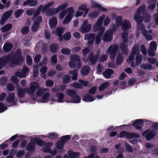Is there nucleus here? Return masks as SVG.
Here are the masks:
<instances>
[{
  "label": "nucleus",
  "instance_id": "obj_37",
  "mask_svg": "<svg viewBox=\"0 0 158 158\" xmlns=\"http://www.w3.org/2000/svg\"><path fill=\"white\" fill-rule=\"evenodd\" d=\"M69 58L71 60L73 61H81V59L80 56L77 54H71L69 56Z\"/></svg>",
  "mask_w": 158,
  "mask_h": 158
},
{
  "label": "nucleus",
  "instance_id": "obj_34",
  "mask_svg": "<svg viewBox=\"0 0 158 158\" xmlns=\"http://www.w3.org/2000/svg\"><path fill=\"white\" fill-rule=\"evenodd\" d=\"M140 68L141 69L144 70H151L152 69V65L148 63H147L145 64H141L140 65Z\"/></svg>",
  "mask_w": 158,
  "mask_h": 158
},
{
  "label": "nucleus",
  "instance_id": "obj_30",
  "mask_svg": "<svg viewBox=\"0 0 158 158\" xmlns=\"http://www.w3.org/2000/svg\"><path fill=\"white\" fill-rule=\"evenodd\" d=\"M79 10H83L85 11V13L83 15V17H85L89 11V9L87 8L86 5L82 4L78 8Z\"/></svg>",
  "mask_w": 158,
  "mask_h": 158
},
{
  "label": "nucleus",
  "instance_id": "obj_56",
  "mask_svg": "<svg viewBox=\"0 0 158 158\" xmlns=\"http://www.w3.org/2000/svg\"><path fill=\"white\" fill-rule=\"evenodd\" d=\"M50 95L49 93L48 92L45 93L42 97L43 100L44 101H43V102H45L47 101Z\"/></svg>",
  "mask_w": 158,
  "mask_h": 158
},
{
  "label": "nucleus",
  "instance_id": "obj_32",
  "mask_svg": "<svg viewBox=\"0 0 158 158\" xmlns=\"http://www.w3.org/2000/svg\"><path fill=\"white\" fill-rule=\"evenodd\" d=\"M54 4V2L53 1L50 2L46 4L44 7L43 6L42 10V12H46L48 8L52 6Z\"/></svg>",
  "mask_w": 158,
  "mask_h": 158
},
{
  "label": "nucleus",
  "instance_id": "obj_40",
  "mask_svg": "<svg viewBox=\"0 0 158 158\" xmlns=\"http://www.w3.org/2000/svg\"><path fill=\"white\" fill-rule=\"evenodd\" d=\"M46 15L48 16H52L55 14H57L58 12L56 8H54L52 9H50L49 10L47 11Z\"/></svg>",
  "mask_w": 158,
  "mask_h": 158
},
{
  "label": "nucleus",
  "instance_id": "obj_24",
  "mask_svg": "<svg viewBox=\"0 0 158 158\" xmlns=\"http://www.w3.org/2000/svg\"><path fill=\"white\" fill-rule=\"evenodd\" d=\"M65 30V27H58L56 28L55 34L58 36L61 37Z\"/></svg>",
  "mask_w": 158,
  "mask_h": 158
},
{
  "label": "nucleus",
  "instance_id": "obj_18",
  "mask_svg": "<svg viewBox=\"0 0 158 158\" xmlns=\"http://www.w3.org/2000/svg\"><path fill=\"white\" fill-rule=\"evenodd\" d=\"M92 26L89 24L86 25H82L80 28V31L82 33H87L89 32L91 30Z\"/></svg>",
  "mask_w": 158,
  "mask_h": 158
},
{
  "label": "nucleus",
  "instance_id": "obj_26",
  "mask_svg": "<svg viewBox=\"0 0 158 158\" xmlns=\"http://www.w3.org/2000/svg\"><path fill=\"white\" fill-rule=\"evenodd\" d=\"M80 154V153L78 152H73L71 150L68 152V155L70 158H77Z\"/></svg>",
  "mask_w": 158,
  "mask_h": 158
},
{
  "label": "nucleus",
  "instance_id": "obj_58",
  "mask_svg": "<svg viewBox=\"0 0 158 158\" xmlns=\"http://www.w3.org/2000/svg\"><path fill=\"white\" fill-rule=\"evenodd\" d=\"M122 20V18L120 16H118L116 18V24L117 27H119L121 25Z\"/></svg>",
  "mask_w": 158,
  "mask_h": 158
},
{
  "label": "nucleus",
  "instance_id": "obj_54",
  "mask_svg": "<svg viewBox=\"0 0 158 158\" xmlns=\"http://www.w3.org/2000/svg\"><path fill=\"white\" fill-rule=\"evenodd\" d=\"M61 52L62 54L66 55H69L71 53L70 50L69 49L67 48L62 49Z\"/></svg>",
  "mask_w": 158,
  "mask_h": 158
},
{
  "label": "nucleus",
  "instance_id": "obj_36",
  "mask_svg": "<svg viewBox=\"0 0 158 158\" xmlns=\"http://www.w3.org/2000/svg\"><path fill=\"white\" fill-rule=\"evenodd\" d=\"M123 59L122 55L119 53L118 54L116 59V63L117 64L120 65L123 62Z\"/></svg>",
  "mask_w": 158,
  "mask_h": 158
},
{
  "label": "nucleus",
  "instance_id": "obj_10",
  "mask_svg": "<svg viewBox=\"0 0 158 158\" xmlns=\"http://www.w3.org/2000/svg\"><path fill=\"white\" fill-rule=\"evenodd\" d=\"M112 33L109 30H107L104 33L103 37V40L104 42H108L112 39Z\"/></svg>",
  "mask_w": 158,
  "mask_h": 158
},
{
  "label": "nucleus",
  "instance_id": "obj_31",
  "mask_svg": "<svg viewBox=\"0 0 158 158\" xmlns=\"http://www.w3.org/2000/svg\"><path fill=\"white\" fill-rule=\"evenodd\" d=\"M54 4V2L53 1L50 2L46 4L44 7L43 6L42 10V12H46L48 8L52 6Z\"/></svg>",
  "mask_w": 158,
  "mask_h": 158
},
{
  "label": "nucleus",
  "instance_id": "obj_20",
  "mask_svg": "<svg viewBox=\"0 0 158 158\" xmlns=\"http://www.w3.org/2000/svg\"><path fill=\"white\" fill-rule=\"evenodd\" d=\"M38 4V2L37 0H27L23 2V5L25 6L27 5H29L30 6H35Z\"/></svg>",
  "mask_w": 158,
  "mask_h": 158
},
{
  "label": "nucleus",
  "instance_id": "obj_42",
  "mask_svg": "<svg viewBox=\"0 0 158 158\" xmlns=\"http://www.w3.org/2000/svg\"><path fill=\"white\" fill-rule=\"evenodd\" d=\"M120 48L123 53L126 54L128 52L127 46L125 44L123 43H121Z\"/></svg>",
  "mask_w": 158,
  "mask_h": 158
},
{
  "label": "nucleus",
  "instance_id": "obj_59",
  "mask_svg": "<svg viewBox=\"0 0 158 158\" xmlns=\"http://www.w3.org/2000/svg\"><path fill=\"white\" fill-rule=\"evenodd\" d=\"M29 31V28L28 27L25 26L23 27L21 29V31L23 34H27Z\"/></svg>",
  "mask_w": 158,
  "mask_h": 158
},
{
  "label": "nucleus",
  "instance_id": "obj_11",
  "mask_svg": "<svg viewBox=\"0 0 158 158\" xmlns=\"http://www.w3.org/2000/svg\"><path fill=\"white\" fill-rule=\"evenodd\" d=\"M10 59L9 56L0 58V69L6 64Z\"/></svg>",
  "mask_w": 158,
  "mask_h": 158
},
{
  "label": "nucleus",
  "instance_id": "obj_48",
  "mask_svg": "<svg viewBox=\"0 0 158 158\" xmlns=\"http://www.w3.org/2000/svg\"><path fill=\"white\" fill-rule=\"evenodd\" d=\"M68 5V4L67 3H64L60 5L57 8H56L57 10V12H59L61 10H62L65 8H66Z\"/></svg>",
  "mask_w": 158,
  "mask_h": 158
},
{
  "label": "nucleus",
  "instance_id": "obj_44",
  "mask_svg": "<svg viewBox=\"0 0 158 158\" xmlns=\"http://www.w3.org/2000/svg\"><path fill=\"white\" fill-rule=\"evenodd\" d=\"M27 149L30 151H34L35 149V144L33 142L28 143L26 147Z\"/></svg>",
  "mask_w": 158,
  "mask_h": 158
},
{
  "label": "nucleus",
  "instance_id": "obj_49",
  "mask_svg": "<svg viewBox=\"0 0 158 158\" xmlns=\"http://www.w3.org/2000/svg\"><path fill=\"white\" fill-rule=\"evenodd\" d=\"M58 48V45L55 44H51L50 47V50L52 53L56 52Z\"/></svg>",
  "mask_w": 158,
  "mask_h": 158
},
{
  "label": "nucleus",
  "instance_id": "obj_1",
  "mask_svg": "<svg viewBox=\"0 0 158 158\" xmlns=\"http://www.w3.org/2000/svg\"><path fill=\"white\" fill-rule=\"evenodd\" d=\"M146 7V6L144 4L140 6L137 9V13L134 15V19L139 24H140L143 20V17L141 16L140 15H143L144 13Z\"/></svg>",
  "mask_w": 158,
  "mask_h": 158
},
{
  "label": "nucleus",
  "instance_id": "obj_19",
  "mask_svg": "<svg viewBox=\"0 0 158 158\" xmlns=\"http://www.w3.org/2000/svg\"><path fill=\"white\" fill-rule=\"evenodd\" d=\"M143 124V122L141 119H137L133 123V126L136 129H140Z\"/></svg>",
  "mask_w": 158,
  "mask_h": 158
},
{
  "label": "nucleus",
  "instance_id": "obj_60",
  "mask_svg": "<svg viewBox=\"0 0 158 158\" xmlns=\"http://www.w3.org/2000/svg\"><path fill=\"white\" fill-rule=\"evenodd\" d=\"M26 62L29 65H31L32 64V60L30 56L27 55L26 56Z\"/></svg>",
  "mask_w": 158,
  "mask_h": 158
},
{
  "label": "nucleus",
  "instance_id": "obj_63",
  "mask_svg": "<svg viewBox=\"0 0 158 158\" xmlns=\"http://www.w3.org/2000/svg\"><path fill=\"white\" fill-rule=\"evenodd\" d=\"M71 37V35L69 32H67L64 35L63 38L66 40H69Z\"/></svg>",
  "mask_w": 158,
  "mask_h": 158
},
{
  "label": "nucleus",
  "instance_id": "obj_9",
  "mask_svg": "<svg viewBox=\"0 0 158 158\" xmlns=\"http://www.w3.org/2000/svg\"><path fill=\"white\" fill-rule=\"evenodd\" d=\"M66 138L68 140L70 139V136L69 135H66L63 136L61 139L60 141L57 142L56 144V146L58 149H61L64 145V143L66 142V140H64V139Z\"/></svg>",
  "mask_w": 158,
  "mask_h": 158
},
{
  "label": "nucleus",
  "instance_id": "obj_61",
  "mask_svg": "<svg viewBox=\"0 0 158 158\" xmlns=\"http://www.w3.org/2000/svg\"><path fill=\"white\" fill-rule=\"evenodd\" d=\"M41 58V56L40 54H36L34 58V61L35 63H38L40 60Z\"/></svg>",
  "mask_w": 158,
  "mask_h": 158
},
{
  "label": "nucleus",
  "instance_id": "obj_21",
  "mask_svg": "<svg viewBox=\"0 0 158 158\" xmlns=\"http://www.w3.org/2000/svg\"><path fill=\"white\" fill-rule=\"evenodd\" d=\"M114 71L112 69H106L103 73V75L106 78H109L110 77L111 75L114 73Z\"/></svg>",
  "mask_w": 158,
  "mask_h": 158
},
{
  "label": "nucleus",
  "instance_id": "obj_43",
  "mask_svg": "<svg viewBox=\"0 0 158 158\" xmlns=\"http://www.w3.org/2000/svg\"><path fill=\"white\" fill-rule=\"evenodd\" d=\"M43 8V6L42 5H40L38 8H37L35 10L34 9L33 12V18L35 17L36 16L40 13L41 10Z\"/></svg>",
  "mask_w": 158,
  "mask_h": 158
},
{
  "label": "nucleus",
  "instance_id": "obj_13",
  "mask_svg": "<svg viewBox=\"0 0 158 158\" xmlns=\"http://www.w3.org/2000/svg\"><path fill=\"white\" fill-rule=\"evenodd\" d=\"M23 60V58L21 56L18 58L13 57L11 59L10 63L14 65H20L22 62Z\"/></svg>",
  "mask_w": 158,
  "mask_h": 158
},
{
  "label": "nucleus",
  "instance_id": "obj_15",
  "mask_svg": "<svg viewBox=\"0 0 158 158\" xmlns=\"http://www.w3.org/2000/svg\"><path fill=\"white\" fill-rule=\"evenodd\" d=\"M95 36V34L94 33L87 34L85 35L84 39L86 40H88V44H90L93 43L94 38Z\"/></svg>",
  "mask_w": 158,
  "mask_h": 158
},
{
  "label": "nucleus",
  "instance_id": "obj_25",
  "mask_svg": "<svg viewBox=\"0 0 158 158\" xmlns=\"http://www.w3.org/2000/svg\"><path fill=\"white\" fill-rule=\"evenodd\" d=\"M131 25L128 21L125 20L123 23L122 28L123 31H126L131 27Z\"/></svg>",
  "mask_w": 158,
  "mask_h": 158
},
{
  "label": "nucleus",
  "instance_id": "obj_3",
  "mask_svg": "<svg viewBox=\"0 0 158 158\" xmlns=\"http://www.w3.org/2000/svg\"><path fill=\"white\" fill-rule=\"evenodd\" d=\"M39 88L38 83L35 82L31 83L29 88H26L27 93L30 95H32L35 92L37 89Z\"/></svg>",
  "mask_w": 158,
  "mask_h": 158
},
{
  "label": "nucleus",
  "instance_id": "obj_51",
  "mask_svg": "<svg viewBox=\"0 0 158 158\" xmlns=\"http://www.w3.org/2000/svg\"><path fill=\"white\" fill-rule=\"evenodd\" d=\"M70 77L71 76L70 75L68 74L65 75L62 77L63 82L65 84L68 83L69 82Z\"/></svg>",
  "mask_w": 158,
  "mask_h": 158
},
{
  "label": "nucleus",
  "instance_id": "obj_35",
  "mask_svg": "<svg viewBox=\"0 0 158 158\" xmlns=\"http://www.w3.org/2000/svg\"><path fill=\"white\" fill-rule=\"evenodd\" d=\"M94 100V98L93 96L88 94L85 95L83 99L84 101L87 102H91Z\"/></svg>",
  "mask_w": 158,
  "mask_h": 158
},
{
  "label": "nucleus",
  "instance_id": "obj_5",
  "mask_svg": "<svg viewBox=\"0 0 158 158\" xmlns=\"http://www.w3.org/2000/svg\"><path fill=\"white\" fill-rule=\"evenodd\" d=\"M98 56V54H97L94 56L93 52H91L89 55L87 59L83 58V60L86 62H88V61H90L92 64H94L96 63Z\"/></svg>",
  "mask_w": 158,
  "mask_h": 158
},
{
  "label": "nucleus",
  "instance_id": "obj_38",
  "mask_svg": "<svg viewBox=\"0 0 158 158\" xmlns=\"http://www.w3.org/2000/svg\"><path fill=\"white\" fill-rule=\"evenodd\" d=\"M77 70L76 69H74L73 71H70L69 72V73L71 75H73L72 77L73 80H77Z\"/></svg>",
  "mask_w": 158,
  "mask_h": 158
},
{
  "label": "nucleus",
  "instance_id": "obj_57",
  "mask_svg": "<svg viewBox=\"0 0 158 158\" xmlns=\"http://www.w3.org/2000/svg\"><path fill=\"white\" fill-rule=\"evenodd\" d=\"M7 81V78L6 77H2L0 80V85H4L6 84Z\"/></svg>",
  "mask_w": 158,
  "mask_h": 158
},
{
  "label": "nucleus",
  "instance_id": "obj_62",
  "mask_svg": "<svg viewBox=\"0 0 158 158\" xmlns=\"http://www.w3.org/2000/svg\"><path fill=\"white\" fill-rule=\"evenodd\" d=\"M91 6L93 8L97 7L98 8L101 6V5L93 1H91Z\"/></svg>",
  "mask_w": 158,
  "mask_h": 158
},
{
  "label": "nucleus",
  "instance_id": "obj_4",
  "mask_svg": "<svg viewBox=\"0 0 158 158\" xmlns=\"http://www.w3.org/2000/svg\"><path fill=\"white\" fill-rule=\"evenodd\" d=\"M118 49V46L116 44L110 46L108 50L106 52L107 54H110V57L112 60H114L116 56V52Z\"/></svg>",
  "mask_w": 158,
  "mask_h": 158
},
{
  "label": "nucleus",
  "instance_id": "obj_33",
  "mask_svg": "<svg viewBox=\"0 0 158 158\" xmlns=\"http://www.w3.org/2000/svg\"><path fill=\"white\" fill-rule=\"evenodd\" d=\"M110 83L109 82H106L101 84L98 87V90L99 91H101L106 88L109 87Z\"/></svg>",
  "mask_w": 158,
  "mask_h": 158
},
{
  "label": "nucleus",
  "instance_id": "obj_45",
  "mask_svg": "<svg viewBox=\"0 0 158 158\" xmlns=\"http://www.w3.org/2000/svg\"><path fill=\"white\" fill-rule=\"evenodd\" d=\"M38 89L36 92V94L39 97L41 96L43 93L48 90L47 89L44 88H40Z\"/></svg>",
  "mask_w": 158,
  "mask_h": 158
},
{
  "label": "nucleus",
  "instance_id": "obj_17",
  "mask_svg": "<svg viewBox=\"0 0 158 158\" xmlns=\"http://www.w3.org/2000/svg\"><path fill=\"white\" fill-rule=\"evenodd\" d=\"M15 98V94L13 93H10L8 95L6 100L8 102H12L13 105H14L16 103V102L14 101Z\"/></svg>",
  "mask_w": 158,
  "mask_h": 158
},
{
  "label": "nucleus",
  "instance_id": "obj_46",
  "mask_svg": "<svg viewBox=\"0 0 158 158\" xmlns=\"http://www.w3.org/2000/svg\"><path fill=\"white\" fill-rule=\"evenodd\" d=\"M157 47V44L156 42L153 41L150 42L149 44V49H151L152 50H156Z\"/></svg>",
  "mask_w": 158,
  "mask_h": 158
},
{
  "label": "nucleus",
  "instance_id": "obj_14",
  "mask_svg": "<svg viewBox=\"0 0 158 158\" xmlns=\"http://www.w3.org/2000/svg\"><path fill=\"white\" fill-rule=\"evenodd\" d=\"M66 94L67 95L70 97L71 98H76L77 99L79 100V96L77 95L76 92L71 89H68L66 90Z\"/></svg>",
  "mask_w": 158,
  "mask_h": 158
},
{
  "label": "nucleus",
  "instance_id": "obj_55",
  "mask_svg": "<svg viewBox=\"0 0 158 158\" xmlns=\"http://www.w3.org/2000/svg\"><path fill=\"white\" fill-rule=\"evenodd\" d=\"M99 15V13L97 12H94L93 13H89L88 15L90 18H95Z\"/></svg>",
  "mask_w": 158,
  "mask_h": 158
},
{
  "label": "nucleus",
  "instance_id": "obj_2",
  "mask_svg": "<svg viewBox=\"0 0 158 158\" xmlns=\"http://www.w3.org/2000/svg\"><path fill=\"white\" fill-rule=\"evenodd\" d=\"M118 137L122 138L125 136L127 138L131 139L140 137V135L137 133H129L126 131H123L118 134Z\"/></svg>",
  "mask_w": 158,
  "mask_h": 158
},
{
  "label": "nucleus",
  "instance_id": "obj_41",
  "mask_svg": "<svg viewBox=\"0 0 158 158\" xmlns=\"http://www.w3.org/2000/svg\"><path fill=\"white\" fill-rule=\"evenodd\" d=\"M72 18V15L70 14L67 15L64 19L63 23L64 24H66L70 21Z\"/></svg>",
  "mask_w": 158,
  "mask_h": 158
},
{
  "label": "nucleus",
  "instance_id": "obj_12",
  "mask_svg": "<svg viewBox=\"0 0 158 158\" xmlns=\"http://www.w3.org/2000/svg\"><path fill=\"white\" fill-rule=\"evenodd\" d=\"M38 19H39V22L37 23V21L35 20L34 23L32 26L31 30L33 32H36L37 31L40 27V24L42 21V18L41 17H39Z\"/></svg>",
  "mask_w": 158,
  "mask_h": 158
},
{
  "label": "nucleus",
  "instance_id": "obj_7",
  "mask_svg": "<svg viewBox=\"0 0 158 158\" xmlns=\"http://www.w3.org/2000/svg\"><path fill=\"white\" fill-rule=\"evenodd\" d=\"M137 27L139 29H142V34L146 40L150 41L152 39V36L150 34H148V32L146 31L145 29H144V27L143 24H138Z\"/></svg>",
  "mask_w": 158,
  "mask_h": 158
},
{
  "label": "nucleus",
  "instance_id": "obj_47",
  "mask_svg": "<svg viewBox=\"0 0 158 158\" xmlns=\"http://www.w3.org/2000/svg\"><path fill=\"white\" fill-rule=\"evenodd\" d=\"M149 2L151 4L148 6V8L152 10L155 7L156 0H149Z\"/></svg>",
  "mask_w": 158,
  "mask_h": 158
},
{
  "label": "nucleus",
  "instance_id": "obj_8",
  "mask_svg": "<svg viewBox=\"0 0 158 158\" xmlns=\"http://www.w3.org/2000/svg\"><path fill=\"white\" fill-rule=\"evenodd\" d=\"M105 18V16L103 15L99 18L97 22L93 26V30L94 31H97L102 27L101 26Z\"/></svg>",
  "mask_w": 158,
  "mask_h": 158
},
{
  "label": "nucleus",
  "instance_id": "obj_52",
  "mask_svg": "<svg viewBox=\"0 0 158 158\" xmlns=\"http://www.w3.org/2000/svg\"><path fill=\"white\" fill-rule=\"evenodd\" d=\"M131 52L134 55H138L139 53V47L137 45H134L133 48Z\"/></svg>",
  "mask_w": 158,
  "mask_h": 158
},
{
  "label": "nucleus",
  "instance_id": "obj_39",
  "mask_svg": "<svg viewBox=\"0 0 158 158\" xmlns=\"http://www.w3.org/2000/svg\"><path fill=\"white\" fill-rule=\"evenodd\" d=\"M56 96L57 98V102H62V100L64 98V94L63 93L58 92L56 93Z\"/></svg>",
  "mask_w": 158,
  "mask_h": 158
},
{
  "label": "nucleus",
  "instance_id": "obj_64",
  "mask_svg": "<svg viewBox=\"0 0 158 158\" xmlns=\"http://www.w3.org/2000/svg\"><path fill=\"white\" fill-rule=\"evenodd\" d=\"M7 88L8 90L10 91H12L14 90L15 88L12 84H8L7 85Z\"/></svg>",
  "mask_w": 158,
  "mask_h": 158
},
{
  "label": "nucleus",
  "instance_id": "obj_29",
  "mask_svg": "<svg viewBox=\"0 0 158 158\" xmlns=\"http://www.w3.org/2000/svg\"><path fill=\"white\" fill-rule=\"evenodd\" d=\"M13 47V45L9 43H6L3 47L4 51L6 52H7L10 50Z\"/></svg>",
  "mask_w": 158,
  "mask_h": 158
},
{
  "label": "nucleus",
  "instance_id": "obj_50",
  "mask_svg": "<svg viewBox=\"0 0 158 158\" xmlns=\"http://www.w3.org/2000/svg\"><path fill=\"white\" fill-rule=\"evenodd\" d=\"M24 10L22 9L17 10L15 12V15L16 18H19L20 15L23 12Z\"/></svg>",
  "mask_w": 158,
  "mask_h": 158
},
{
  "label": "nucleus",
  "instance_id": "obj_23",
  "mask_svg": "<svg viewBox=\"0 0 158 158\" xmlns=\"http://www.w3.org/2000/svg\"><path fill=\"white\" fill-rule=\"evenodd\" d=\"M90 70V67L87 66L85 65L82 68L81 70V73L83 76H85L87 75Z\"/></svg>",
  "mask_w": 158,
  "mask_h": 158
},
{
  "label": "nucleus",
  "instance_id": "obj_53",
  "mask_svg": "<svg viewBox=\"0 0 158 158\" xmlns=\"http://www.w3.org/2000/svg\"><path fill=\"white\" fill-rule=\"evenodd\" d=\"M125 147L126 150L128 152L132 153L133 149L131 146L128 143H126L125 144Z\"/></svg>",
  "mask_w": 158,
  "mask_h": 158
},
{
  "label": "nucleus",
  "instance_id": "obj_27",
  "mask_svg": "<svg viewBox=\"0 0 158 158\" xmlns=\"http://www.w3.org/2000/svg\"><path fill=\"white\" fill-rule=\"evenodd\" d=\"M12 27V25L10 23H8L1 28L2 31L3 32H5L9 31L11 29Z\"/></svg>",
  "mask_w": 158,
  "mask_h": 158
},
{
  "label": "nucleus",
  "instance_id": "obj_28",
  "mask_svg": "<svg viewBox=\"0 0 158 158\" xmlns=\"http://www.w3.org/2000/svg\"><path fill=\"white\" fill-rule=\"evenodd\" d=\"M18 85L19 87V88L18 89V95L20 97L23 98L24 96L25 93L27 92L26 88L23 89L20 88L19 85Z\"/></svg>",
  "mask_w": 158,
  "mask_h": 158
},
{
  "label": "nucleus",
  "instance_id": "obj_6",
  "mask_svg": "<svg viewBox=\"0 0 158 158\" xmlns=\"http://www.w3.org/2000/svg\"><path fill=\"white\" fill-rule=\"evenodd\" d=\"M29 72L28 68L26 66H24L22 69L21 72L17 71L15 73V75L19 78L25 77L28 74Z\"/></svg>",
  "mask_w": 158,
  "mask_h": 158
},
{
  "label": "nucleus",
  "instance_id": "obj_16",
  "mask_svg": "<svg viewBox=\"0 0 158 158\" xmlns=\"http://www.w3.org/2000/svg\"><path fill=\"white\" fill-rule=\"evenodd\" d=\"M143 136H145L147 140H150L152 139L154 136V134L152 131L149 130H147L145 131L142 133Z\"/></svg>",
  "mask_w": 158,
  "mask_h": 158
},
{
  "label": "nucleus",
  "instance_id": "obj_22",
  "mask_svg": "<svg viewBox=\"0 0 158 158\" xmlns=\"http://www.w3.org/2000/svg\"><path fill=\"white\" fill-rule=\"evenodd\" d=\"M49 24L51 28H55L57 26V20L55 17H52L49 21Z\"/></svg>",
  "mask_w": 158,
  "mask_h": 158
}]
</instances>
